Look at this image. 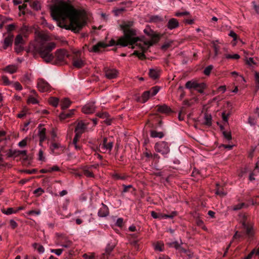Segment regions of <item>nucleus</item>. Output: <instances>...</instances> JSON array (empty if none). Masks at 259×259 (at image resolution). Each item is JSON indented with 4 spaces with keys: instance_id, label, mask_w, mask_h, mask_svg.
Listing matches in <instances>:
<instances>
[{
    "instance_id": "f257e3e1",
    "label": "nucleus",
    "mask_w": 259,
    "mask_h": 259,
    "mask_svg": "<svg viewBox=\"0 0 259 259\" xmlns=\"http://www.w3.org/2000/svg\"><path fill=\"white\" fill-rule=\"evenodd\" d=\"M53 19L60 21L59 26L77 33L87 24V12L83 9H76L68 3L60 1L51 8Z\"/></svg>"
},
{
    "instance_id": "f03ea898",
    "label": "nucleus",
    "mask_w": 259,
    "mask_h": 259,
    "mask_svg": "<svg viewBox=\"0 0 259 259\" xmlns=\"http://www.w3.org/2000/svg\"><path fill=\"white\" fill-rule=\"evenodd\" d=\"M134 23L132 20L123 21L119 26L123 35L119 37L116 42L113 39H111L109 44H106V47L115 45L125 47L131 45L132 48L134 49L133 45L141 40L140 37L136 36L137 31L133 27Z\"/></svg>"
},
{
    "instance_id": "7ed1b4c3",
    "label": "nucleus",
    "mask_w": 259,
    "mask_h": 259,
    "mask_svg": "<svg viewBox=\"0 0 259 259\" xmlns=\"http://www.w3.org/2000/svg\"><path fill=\"white\" fill-rule=\"evenodd\" d=\"M144 32L147 35L150 36L152 38V40L144 41V37H140L141 38L140 41H143V44H138L137 42L136 46L139 47L141 51V52H139L138 51H135L134 53L131 55L137 56L139 59L142 60L146 59V57L145 55V53L147 52L149 47L153 46L154 43L157 42L160 38V35L158 34H156L150 27H146L144 30Z\"/></svg>"
},
{
    "instance_id": "20e7f679",
    "label": "nucleus",
    "mask_w": 259,
    "mask_h": 259,
    "mask_svg": "<svg viewBox=\"0 0 259 259\" xmlns=\"http://www.w3.org/2000/svg\"><path fill=\"white\" fill-rule=\"evenodd\" d=\"M56 47V44L54 42H42L34 46V50L45 62L49 63L54 59L52 51Z\"/></svg>"
},
{
    "instance_id": "39448f33",
    "label": "nucleus",
    "mask_w": 259,
    "mask_h": 259,
    "mask_svg": "<svg viewBox=\"0 0 259 259\" xmlns=\"http://www.w3.org/2000/svg\"><path fill=\"white\" fill-rule=\"evenodd\" d=\"M113 146V142L108 140L107 138H104L102 142L96 147L95 151H98L103 153H110Z\"/></svg>"
},
{
    "instance_id": "423d86ee",
    "label": "nucleus",
    "mask_w": 259,
    "mask_h": 259,
    "mask_svg": "<svg viewBox=\"0 0 259 259\" xmlns=\"http://www.w3.org/2000/svg\"><path fill=\"white\" fill-rule=\"evenodd\" d=\"M69 57L68 52L64 49H58L55 52V60L54 64L63 65L67 63L66 58Z\"/></svg>"
},
{
    "instance_id": "0eeeda50",
    "label": "nucleus",
    "mask_w": 259,
    "mask_h": 259,
    "mask_svg": "<svg viewBox=\"0 0 259 259\" xmlns=\"http://www.w3.org/2000/svg\"><path fill=\"white\" fill-rule=\"evenodd\" d=\"M154 149L157 152L162 155L168 154L169 151V147L168 143L165 141H160L156 143L154 146Z\"/></svg>"
},
{
    "instance_id": "6e6552de",
    "label": "nucleus",
    "mask_w": 259,
    "mask_h": 259,
    "mask_svg": "<svg viewBox=\"0 0 259 259\" xmlns=\"http://www.w3.org/2000/svg\"><path fill=\"white\" fill-rule=\"evenodd\" d=\"M37 87L41 92H47L50 90V85L43 78H38Z\"/></svg>"
},
{
    "instance_id": "1a4fd4ad",
    "label": "nucleus",
    "mask_w": 259,
    "mask_h": 259,
    "mask_svg": "<svg viewBox=\"0 0 259 259\" xmlns=\"http://www.w3.org/2000/svg\"><path fill=\"white\" fill-rule=\"evenodd\" d=\"M96 106L95 102H91L87 103L82 108V111L84 114H91L95 112Z\"/></svg>"
},
{
    "instance_id": "9d476101",
    "label": "nucleus",
    "mask_w": 259,
    "mask_h": 259,
    "mask_svg": "<svg viewBox=\"0 0 259 259\" xmlns=\"http://www.w3.org/2000/svg\"><path fill=\"white\" fill-rule=\"evenodd\" d=\"M109 214V209L107 205L102 203L98 212V215L100 218H104Z\"/></svg>"
},
{
    "instance_id": "9b49d317",
    "label": "nucleus",
    "mask_w": 259,
    "mask_h": 259,
    "mask_svg": "<svg viewBox=\"0 0 259 259\" xmlns=\"http://www.w3.org/2000/svg\"><path fill=\"white\" fill-rule=\"evenodd\" d=\"M38 135L39 138V145L41 146L42 143L46 139V129L45 127H42L41 124L38 125Z\"/></svg>"
},
{
    "instance_id": "f8f14e48",
    "label": "nucleus",
    "mask_w": 259,
    "mask_h": 259,
    "mask_svg": "<svg viewBox=\"0 0 259 259\" xmlns=\"http://www.w3.org/2000/svg\"><path fill=\"white\" fill-rule=\"evenodd\" d=\"M106 48V44L102 41L98 42L96 45L93 46L92 48L89 49L90 52L98 53L100 52L101 49Z\"/></svg>"
},
{
    "instance_id": "ddd939ff",
    "label": "nucleus",
    "mask_w": 259,
    "mask_h": 259,
    "mask_svg": "<svg viewBox=\"0 0 259 259\" xmlns=\"http://www.w3.org/2000/svg\"><path fill=\"white\" fill-rule=\"evenodd\" d=\"M105 76L109 79H113L117 77L118 71L115 69H106L105 70Z\"/></svg>"
},
{
    "instance_id": "4468645a",
    "label": "nucleus",
    "mask_w": 259,
    "mask_h": 259,
    "mask_svg": "<svg viewBox=\"0 0 259 259\" xmlns=\"http://www.w3.org/2000/svg\"><path fill=\"white\" fill-rule=\"evenodd\" d=\"M156 111L163 114H169L172 112L171 108L166 104L157 105L156 106Z\"/></svg>"
},
{
    "instance_id": "2eb2a0df",
    "label": "nucleus",
    "mask_w": 259,
    "mask_h": 259,
    "mask_svg": "<svg viewBox=\"0 0 259 259\" xmlns=\"http://www.w3.org/2000/svg\"><path fill=\"white\" fill-rule=\"evenodd\" d=\"M166 26L169 30H172L179 26V22L176 18H170L168 21Z\"/></svg>"
},
{
    "instance_id": "dca6fc26",
    "label": "nucleus",
    "mask_w": 259,
    "mask_h": 259,
    "mask_svg": "<svg viewBox=\"0 0 259 259\" xmlns=\"http://www.w3.org/2000/svg\"><path fill=\"white\" fill-rule=\"evenodd\" d=\"M13 35L9 33L8 35L4 39L3 41V49L6 50L9 47L12 45Z\"/></svg>"
},
{
    "instance_id": "f3484780",
    "label": "nucleus",
    "mask_w": 259,
    "mask_h": 259,
    "mask_svg": "<svg viewBox=\"0 0 259 259\" xmlns=\"http://www.w3.org/2000/svg\"><path fill=\"white\" fill-rule=\"evenodd\" d=\"M86 128L87 125L82 121H80L77 123L75 128V133L81 135L84 132Z\"/></svg>"
},
{
    "instance_id": "a211bd4d",
    "label": "nucleus",
    "mask_w": 259,
    "mask_h": 259,
    "mask_svg": "<svg viewBox=\"0 0 259 259\" xmlns=\"http://www.w3.org/2000/svg\"><path fill=\"white\" fill-rule=\"evenodd\" d=\"M35 33L36 36L41 40L39 44L42 42H46V41H48L49 39V36L44 33L36 31Z\"/></svg>"
},
{
    "instance_id": "6ab92c4d",
    "label": "nucleus",
    "mask_w": 259,
    "mask_h": 259,
    "mask_svg": "<svg viewBox=\"0 0 259 259\" xmlns=\"http://www.w3.org/2000/svg\"><path fill=\"white\" fill-rule=\"evenodd\" d=\"M185 87L187 89L191 90L195 89L199 87V83L197 82L195 80H190L186 82Z\"/></svg>"
},
{
    "instance_id": "aec40b11",
    "label": "nucleus",
    "mask_w": 259,
    "mask_h": 259,
    "mask_svg": "<svg viewBox=\"0 0 259 259\" xmlns=\"http://www.w3.org/2000/svg\"><path fill=\"white\" fill-rule=\"evenodd\" d=\"M242 226L246 230V234L249 236H251L253 234L252 226L251 225L247 224L244 221L242 222Z\"/></svg>"
},
{
    "instance_id": "412c9836",
    "label": "nucleus",
    "mask_w": 259,
    "mask_h": 259,
    "mask_svg": "<svg viewBox=\"0 0 259 259\" xmlns=\"http://www.w3.org/2000/svg\"><path fill=\"white\" fill-rule=\"evenodd\" d=\"M73 65L76 68H80L84 65V62L80 58H74L73 60Z\"/></svg>"
},
{
    "instance_id": "4be33fe9",
    "label": "nucleus",
    "mask_w": 259,
    "mask_h": 259,
    "mask_svg": "<svg viewBox=\"0 0 259 259\" xmlns=\"http://www.w3.org/2000/svg\"><path fill=\"white\" fill-rule=\"evenodd\" d=\"M74 111V110H71L68 111L62 112L59 115V118L61 120H64L69 118L73 114Z\"/></svg>"
},
{
    "instance_id": "5701e85b",
    "label": "nucleus",
    "mask_w": 259,
    "mask_h": 259,
    "mask_svg": "<svg viewBox=\"0 0 259 259\" xmlns=\"http://www.w3.org/2000/svg\"><path fill=\"white\" fill-rule=\"evenodd\" d=\"M149 76L151 78L155 79L159 77L160 75V70L151 69L149 72Z\"/></svg>"
},
{
    "instance_id": "b1692460",
    "label": "nucleus",
    "mask_w": 259,
    "mask_h": 259,
    "mask_svg": "<svg viewBox=\"0 0 259 259\" xmlns=\"http://www.w3.org/2000/svg\"><path fill=\"white\" fill-rule=\"evenodd\" d=\"M215 194L219 195L220 197H224L226 195L227 193L224 191V189L222 187H220L219 184H216V189H215Z\"/></svg>"
},
{
    "instance_id": "393cba45",
    "label": "nucleus",
    "mask_w": 259,
    "mask_h": 259,
    "mask_svg": "<svg viewBox=\"0 0 259 259\" xmlns=\"http://www.w3.org/2000/svg\"><path fill=\"white\" fill-rule=\"evenodd\" d=\"M71 104V102L68 98H64L61 101L60 106L62 109L64 110L68 108Z\"/></svg>"
},
{
    "instance_id": "a878e982",
    "label": "nucleus",
    "mask_w": 259,
    "mask_h": 259,
    "mask_svg": "<svg viewBox=\"0 0 259 259\" xmlns=\"http://www.w3.org/2000/svg\"><path fill=\"white\" fill-rule=\"evenodd\" d=\"M204 121L203 124L208 126H210L212 124V117L210 114L205 113L204 114Z\"/></svg>"
},
{
    "instance_id": "bb28decb",
    "label": "nucleus",
    "mask_w": 259,
    "mask_h": 259,
    "mask_svg": "<svg viewBox=\"0 0 259 259\" xmlns=\"http://www.w3.org/2000/svg\"><path fill=\"white\" fill-rule=\"evenodd\" d=\"M116 245L114 243H109L105 248V253L107 255H110L115 248Z\"/></svg>"
},
{
    "instance_id": "cd10ccee",
    "label": "nucleus",
    "mask_w": 259,
    "mask_h": 259,
    "mask_svg": "<svg viewBox=\"0 0 259 259\" xmlns=\"http://www.w3.org/2000/svg\"><path fill=\"white\" fill-rule=\"evenodd\" d=\"M18 69V67L15 65H10L7 66L5 68V71H6L7 72H9L11 74H13L17 71Z\"/></svg>"
},
{
    "instance_id": "c85d7f7f",
    "label": "nucleus",
    "mask_w": 259,
    "mask_h": 259,
    "mask_svg": "<svg viewBox=\"0 0 259 259\" xmlns=\"http://www.w3.org/2000/svg\"><path fill=\"white\" fill-rule=\"evenodd\" d=\"M150 136L152 138H162L164 137V134L162 132H157L156 131L152 130L150 131Z\"/></svg>"
},
{
    "instance_id": "c756f323",
    "label": "nucleus",
    "mask_w": 259,
    "mask_h": 259,
    "mask_svg": "<svg viewBox=\"0 0 259 259\" xmlns=\"http://www.w3.org/2000/svg\"><path fill=\"white\" fill-rule=\"evenodd\" d=\"M32 246L34 249L37 250L39 253H42L45 251V248L42 245L39 244L34 243L33 244Z\"/></svg>"
},
{
    "instance_id": "7c9ffc66",
    "label": "nucleus",
    "mask_w": 259,
    "mask_h": 259,
    "mask_svg": "<svg viewBox=\"0 0 259 259\" xmlns=\"http://www.w3.org/2000/svg\"><path fill=\"white\" fill-rule=\"evenodd\" d=\"M7 156L8 157H17L19 156L18 153V150H12V149H9L7 154Z\"/></svg>"
},
{
    "instance_id": "2f4dec72",
    "label": "nucleus",
    "mask_w": 259,
    "mask_h": 259,
    "mask_svg": "<svg viewBox=\"0 0 259 259\" xmlns=\"http://www.w3.org/2000/svg\"><path fill=\"white\" fill-rule=\"evenodd\" d=\"M150 97L151 96L148 91L144 92L141 96L142 102L143 103L147 102Z\"/></svg>"
},
{
    "instance_id": "473e14b6",
    "label": "nucleus",
    "mask_w": 259,
    "mask_h": 259,
    "mask_svg": "<svg viewBox=\"0 0 259 259\" xmlns=\"http://www.w3.org/2000/svg\"><path fill=\"white\" fill-rule=\"evenodd\" d=\"M242 237V235L241 234H238V232H236V233H235V234L234 235L233 237V239L231 241V242L230 243V244L228 245L227 248H226V251L225 252V253H224V256L226 254V253L227 252L229 248H230V246H231V244L232 242V241L234 240H236V239H239L240 237Z\"/></svg>"
},
{
    "instance_id": "72a5a7b5",
    "label": "nucleus",
    "mask_w": 259,
    "mask_h": 259,
    "mask_svg": "<svg viewBox=\"0 0 259 259\" xmlns=\"http://www.w3.org/2000/svg\"><path fill=\"white\" fill-rule=\"evenodd\" d=\"M151 216L154 219H166V218L164 217L165 214H163L162 213H158L154 211H151Z\"/></svg>"
},
{
    "instance_id": "f704fd0d",
    "label": "nucleus",
    "mask_w": 259,
    "mask_h": 259,
    "mask_svg": "<svg viewBox=\"0 0 259 259\" xmlns=\"http://www.w3.org/2000/svg\"><path fill=\"white\" fill-rule=\"evenodd\" d=\"M49 103L54 107H57L59 103V99L57 98L51 97L49 99Z\"/></svg>"
},
{
    "instance_id": "c9c22d12",
    "label": "nucleus",
    "mask_w": 259,
    "mask_h": 259,
    "mask_svg": "<svg viewBox=\"0 0 259 259\" xmlns=\"http://www.w3.org/2000/svg\"><path fill=\"white\" fill-rule=\"evenodd\" d=\"M14 43L15 46H18L23 43V37L21 34H18L16 36Z\"/></svg>"
},
{
    "instance_id": "e433bc0d",
    "label": "nucleus",
    "mask_w": 259,
    "mask_h": 259,
    "mask_svg": "<svg viewBox=\"0 0 259 259\" xmlns=\"http://www.w3.org/2000/svg\"><path fill=\"white\" fill-rule=\"evenodd\" d=\"M112 177L115 180H124L126 178V177L125 175H121L117 173L113 174L112 175Z\"/></svg>"
},
{
    "instance_id": "4c0bfd02",
    "label": "nucleus",
    "mask_w": 259,
    "mask_h": 259,
    "mask_svg": "<svg viewBox=\"0 0 259 259\" xmlns=\"http://www.w3.org/2000/svg\"><path fill=\"white\" fill-rule=\"evenodd\" d=\"M159 91V88L157 86H155L154 87H152L150 90L148 91L150 92V94L151 95V97L154 96L156 95L157 93Z\"/></svg>"
},
{
    "instance_id": "58836bf2",
    "label": "nucleus",
    "mask_w": 259,
    "mask_h": 259,
    "mask_svg": "<svg viewBox=\"0 0 259 259\" xmlns=\"http://www.w3.org/2000/svg\"><path fill=\"white\" fill-rule=\"evenodd\" d=\"M244 207H247V205L244 203H241L233 206L232 207V209L234 211H236L241 209Z\"/></svg>"
},
{
    "instance_id": "ea45409f",
    "label": "nucleus",
    "mask_w": 259,
    "mask_h": 259,
    "mask_svg": "<svg viewBox=\"0 0 259 259\" xmlns=\"http://www.w3.org/2000/svg\"><path fill=\"white\" fill-rule=\"evenodd\" d=\"M125 11V9L124 8H116L113 10V12L115 16H118Z\"/></svg>"
},
{
    "instance_id": "a19ab883",
    "label": "nucleus",
    "mask_w": 259,
    "mask_h": 259,
    "mask_svg": "<svg viewBox=\"0 0 259 259\" xmlns=\"http://www.w3.org/2000/svg\"><path fill=\"white\" fill-rule=\"evenodd\" d=\"M163 21V19L159 16H152L150 18V22H158Z\"/></svg>"
},
{
    "instance_id": "79ce46f5",
    "label": "nucleus",
    "mask_w": 259,
    "mask_h": 259,
    "mask_svg": "<svg viewBox=\"0 0 259 259\" xmlns=\"http://www.w3.org/2000/svg\"><path fill=\"white\" fill-rule=\"evenodd\" d=\"M31 7L35 10H39L40 9V5L39 2L34 1L31 5Z\"/></svg>"
},
{
    "instance_id": "37998d69",
    "label": "nucleus",
    "mask_w": 259,
    "mask_h": 259,
    "mask_svg": "<svg viewBox=\"0 0 259 259\" xmlns=\"http://www.w3.org/2000/svg\"><path fill=\"white\" fill-rule=\"evenodd\" d=\"M213 68V66L212 65H208L204 70L203 73L206 75H209Z\"/></svg>"
},
{
    "instance_id": "c03bdc74",
    "label": "nucleus",
    "mask_w": 259,
    "mask_h": 259,
    "mask_svg": "<svg viewBox=\"0 0 259 259\" xmlns=\"http://www.w3.org/2000/svg\"><path fill=\"white\" fill-rule=\"evenodd\" d=\"M225 56L227 59H233L235 60L239 59L240 58V56L237 54L234 55L226 54Z\"/></svg>"
},
{
    "instance_id": "a18cd8bd",
    "label": "nucleus",
    "mask_w": 259,
    "mask_h": 259,
    "mask_svg": "<svg viewBox=\"0 0 259 259\" xmlns=\"http://www.w3.org/2000/svg\"><path fill=\"white\" fill-rule=\"evenodd\" d=\"M206 88V85L204 83H199V87L195 90L198 91L200 93H203L204 89Z\"/></svg>"
},
{
    "instance_id": "49530a36",
    "label": "nucleus",
    "mask_w": 259,
    "mask_h": 259,
    "mask_svg": "<svg viewBox=\"0 0 259 259\" xmlns=\"http://www.w3.org/2000/svg\"><path fill=\"white\" fill-rule=\"evenodd\" d=\"M96 115L101 118H107L109 116V114L106 112H99L96 114Z\"/></svg>"
},
{
    "instance_id": "de8ad7c7",
    "label": "nucleus",
    "mask_w": 259,
    "mask_h": 259,
    "mask_svg": "<svg viewBox=\"0 0 259 259\" xmlns=\"http://www.w3.org/2000/svg\"><path fill=\"white\" fill-rule=\"evenodd\" d=\"M3 213L7 215H10L13 213H16L17 211H14L13 208L12 207L8 208L6 210H3Z\"/></svg>"
},
{
    "instance_id": "09e8293b",
    "label": "nucleus",
    "mask_w": 259,
    "mask_h": 259,
    "mask_svg": "<svg viewBox=\"0 0 259 259\" xmlns=\"http://www.w3.org/2000/svg\"><path fill=\"white\" fill-rule=\"evenodd\" d=\"M2 80L4 84L5 85H9L11 83V82L9 80L8 77L5 75L2 76Z\"/></svg>"
},
{
    "instance_id": "8fccbe9b",
    "label": "nucleus",
    "mask_w": 259,
    "mask_h": 259,
    "mask_svg": "<svg viewBox=\"0 0 259 259\" xmlns=\"http://www.w3.org/2000/svg\"><path fill=\"white\" fill-rule=\"evenodd\" d=\"M82 257L84 259H95L94 253H84L83 254Z\"/></svg>"
},
{
    "instance_id": "3c124183",
    "label": "nucleus",
    "mask_w": 259,
    "mask_h": 259,
    "mask_svg": "<svg viewBox=\"0 0 259 259\" xmlns=\"http://www.w3.org/2000/svg\"><path fill=\"white\" fill-rule=\"evenodd\" d=\"M61 147V145L59 143H54L51 144L50 146V149L53 152H54V150L55 149H58Z\"/></svg>"
},
{
    "instance_id": "603ef678",
    "label": "nucleus",
    "mask_w": 259,
    "mask_h": 259,
    "mask_svg": "<svg viewBox=\"0 0 259 259\" xmlns=\"http://www.w3.org/2000/svg\"><path fill=\"white\" fill-rule=\"evenodd\" d=\"M44 190L42 188H38L34 191L33 194L36 195L37 196H39L44 193Z\"/></svg>"
},
{
    "instance_id": "864d4df0",
    "label": "nucleus",
    "mask_w": 259,
    "mask_h": 259,
    "mask_svg": "<svg viewBox=\"0 0 259 259\" xmlns=\"http://www.w3.org/2000/svg\"><path fill=\"white\" fill-rule=\"evenodd\" d=\"M72 245V242L70 240H67L64 243L62 244L61 246L65 248H69L71 247Z\"/></svg>"
},
{
    "instance_id": "5fc2aeb1",
    "label": "nucleus",
    "mask_w": 259,
    "mask_h": 259,
    "mask_svg": "<svg viewBox=\"0 0 259 259\" xmlns=\"http://www.w3.org/2000/svg\"><path fill=\"white\" fill-rule=\"evenodd\" d=\"M190 15V13L188 11H185V12H177L175 13V16L176 17H181V16H187V15Z\"/></svg>"
},
{
    "instance_id": "6e6d98bb",
    "label": "nucleus",
    "mask_w": 259,
    "mask_h": 259,
    "mask_svg": "<svg viewBox=\"0 0 259 259\" xmlns=\"http://www.w3.org/2000/svg\"><path fill=\"white\" fill-rule=\"evenodd\" d=\"M223 135L224 136V137L228 141H230L232 139V136H231V132H227V131H224L223 133Z\"/></svg>"
},
{
    "instance_id": "4d7b16f0",
    "label": "nucleus",
    "mask_w": 259,
    "mask_h": 259,
    "mask_svg": "<svg viewBox=\"0 0 259 259\" xmlns=\"http://www.w3.org/2000/svg\"><path fill=\"white\" fill-rule=\"evenodd\" d=\"M63 251V249H51V252L55 253L57 255H60Z\"/></svg>"
},
{
    "instance_id": "13d9d810",
    "label": "nucleus",
    "mask_w": 259,
    "mask_h": 259,
    "mask_svg": "<svg viewBox=\"0 0 259 259\" xmlns=\"http://www.w3.org/2000/svg\"><path fill=\"white\" fill-rule=\"evenodd\" d=\"M212 47L214 51V57H216L219 54L220 47L216 45L214 42L213 43Z\"/></svg>"
},
{
    "instance_id": "bf43d9fd",
    "label": "nucleus",
    "mask_w": 259,
    "mask_h": 259,
    "mask_svg": "<svg viewBox=\"0 0 259 259\" xmlns=\"http://www.w3.org/2000/svg\"><path fill=\"white\" fill-rule=\"evenodd\" d=\"M83 174L87 177L92 178L94 177L93 173L88 169H84L83 170Z\"/></svg>"
},
{
    "instance_id": "052dcab7",
    "label": "nucleus",
    "mask_w": 259,
    "mask_h": 259,
    "mask_svg": "<svg viewBox=\"0 0 259 259\" xmlns=\"http://www.w3.org/2000/svg\"><path fill=\"white\" fill-rule=\"evenodd\" d=\"M28 103L35 104L38 103V101L37 99H35L34 97L31 96L29 97L28 99Z\"/></svg>"
},
{
    "instance_id": "680f3d73",
    "label": "nucleus",
    "mask_w": 259,
    "mask_h": 259,
    "mask_svg": "<svg viewBox=\"0 0 259 259\" xmlns=\"http://www.w3.org/2000/svg\"><path fill=\"white\" fill-rule=\"evenodd\" d=\"M13 85H14V87L15 88V89L17 91H21L22 90V85L18 81L14 82Z\"/></svg>"
},
{
    "instance_id": "e2e57ef3",
    "label": "nucleus",
    "mask_w": 259,
    "mask_h": 259,
    "mask_svg": "<svg viewBox=\"0 0 259 259\" xmlns=\"http://www.w3.org/2000/svg\"><path fill=\"white\" fill-rule=\"evenodd\" d=\"M229 35L233 38L234 41H235L237 40V35L234 31H233L232 30L230 31L229 33Z\"/></svg>"
},
{
    "instance_id": "0e129e2a",
    "label": "nucleus",
    "mask_w": 259,
    "mask_h": 259,
    "mask_svg": "<svg viewBox=\"0 0 259 259\" xmlns=\"http://www.w3.org/2000/svg\"><path fill=\"white\" fill-rule=\"evenodd\" d=\"M171 42H165L163 45H162L161 48L162 50H165L171 46Z\"/></svg>"
},
{
    "instance_id": "69168bd1",
    "label": "nucleus",
    "mask_w": 259,
    "mask_h": 259,
    "mask_svg": "<svg viewBox=\"0 0 259 259\" xmlns=\"http://www.w3.org/2000/svg\"><path fill=\"white\" fill-rule=\"evenodd\" d=\"M26 145H27V138L23 139V140H22L18 143V146L20 147H24L26 146Z\"/></svg>"
},
{
    "instance_id": "338daca9",
    "label": "nucleus",
    "mask_w": 259,
    "mask_h": 259,
    "mask_svg": "<svg viewBox=\"0 0 259 259\" xmlns=\"http://www.w3.org/2000/svg\"><path fill=\"white\" fill-rule=\"evenodd\" d=\"M255 80L256 82V88L257 90L259 89V73H256L255 75Z\"/></svg>"
},
{
    "instance_id": "774afa93",
    "label": "nucleus",
    "mask_w": 259,
    "mask_h": 259,
    "mask_svg": "<svg viewBox=\"0 0 259 259\" xmlns=\"http://www.w3.org/2000/svg\"><path fill=\"white\" fill-rule=\"evenodd\" d=\"M10 224L13 229H15L18 226L17 223L14 220L10 221Z\"/></svg>"
}]
</instances>
